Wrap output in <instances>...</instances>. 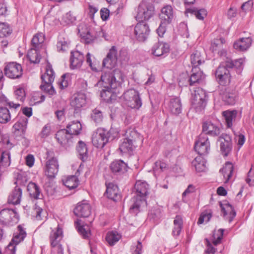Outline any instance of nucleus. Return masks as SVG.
<instances>
[{
  "mask_svg": "<svg viewBox=\"0 0 254 254\" xmlns=\"http://www.w3.org/2000/svg\"><path fill=\"white\" fill-rule=\"evenodd\" d=\"M27 58L31 63L38 64L40 62L41 56L38 53L37 49L31 48L28 52Z\"/></svg>",
  "mask_w": 254,
  "mask_h": 254,
  "instance_id": "46",
  "label": "nucleus"
},
{
  "mask_svg": "<svg viewBox=\"0 0 254 254\" xmlns=\"http://www.w3.org/2000/svg\"><path fill=\"white\" fill-rule=\"evenodd\" d=\"M44 41V38L42 33H38L35 35L31 40L32 48L38 49Z\"/></svg>",
  "mask_w": 254,
  "mask_h": 254,
  "instance_id": "54",
  "label": "nucleus"
},
{
  "mask_svg": "<svg viewBox=\"0 0 254 254\" xmlns=\"http://www.w3.org/2000/svg\"><path fill=\"white\" fill-rule=\"evenodd\" d=\"M83 61L84 56L83 54L77 51L71 52L70 62L71 69L80 68L83 64Z\"/></svg>",
  "mask_w": 254,
  "mask_h": 254,
  "instance_id": "24",
  "label": "nucleus"
},
{
  "mask_svg": "<svg viewBox=\"0 0 254 254\" xmlns=\"http://www.w3.org/2000/svg\"><path fill=\"white\" fill-rule=\"evenodd\" d=\"M191 102L196 112H199L203 110L206 105L205 91L201 88H196L192 93Z\"/></svg>",
  "mask_w": 254,
  "mask_h": 254,
  "instance_id": "4",
  "label": "nucleus"
},
{
  "mask_svg": "<svg viewBox=\"0 0 254 254\" xmlns=\"http://www.w3.org/2000/svg\"><path fill=\"white\" fill-rule=\"evenodd\" d=\"M20 177L21 176H18L17 180L15 182V184H16V186L12 190L8 196L7 202L9 204L17 205L19 204L21 202L22 190L18 185L24 186L25 184L24 182L22 179H21Z\"/></svg>",
  "mask_w": 254,
  "mask_h": 254,
  "instance_id": "9",
  "label": "nucleus"
},
{
  "mask_svg": "<svg viewBox=\"0 0 254 254\" xmlns=\"http://www.w3.org/2000/svg\"><path fill=\"white\" fill-rule=\"evenodd\" d=\"M78 30L82 42L88 44L93 43L95 40V36L91 34L84 24H80Z\"/></svg>",
  "mask_w": 254,
  "mask_h": 254,
  "instance_id": "21",
  "label": "nucleus"
},
{
  "mask_svg": "<svg viewBox=\"0 0 254 254\" xmlns=\"http://www.w3.org/2000/svg\"><path fill=\"white\" fill-rule=\"evenodd\" d=\"M246 182L250 186H254V167L252 166L248 173L247 178L246 179Z\"/></svg>",
  "mask_w": 254,
  "mask_h": 254,
  "instance_id": "62",
  "label": "nucleus"
},
{
  "mask_svg": "<svg viewBox=\"0 0 254 254\" xmlns=\"http://www.w3.org/2000/svg\"><path fill=\"white\" fill-rule=\"evenodd\" d=\"M194 149L199 156L208 154L210 149L208 137L204 134H200L198 140L195 141Z\"/></svg>",
  "mask_w": 254,
  "mask_h": 254,
  "instance_id": "13",
  "label": "nucleus"
},
{
  "mask_svg": "<svg viewBox=\"0 0 254 254\" xmlns=\"http://www.w3.org/2000/svg\"><path fill=\"white\" fill-rule=\"evenodd\" d=\"M190 62L193 68H197L204 63V59L200 51L195 50L190 55Z\"/></svg>",
  "mask_w": 254,
  "mask_h": 254,
  "instance_id": "31",
  "label": "nucleus"
},
{
  "mask_svg": "<svg viewBox=\"0 0 254 254\" xmlns=\"http://www.w3.org/2000/svg\"><path fill=\"white\" fill-rule=\"evenodd\" d=\"M9 111L5 107H0V123L6 124L10 121Z\"/></svg>",
  "mask_w": 254,
  "mask_h": 254,
  "instance_id": "50",
  "label": "nucleus"
},
{
  "mask_svg": "<svg viewBox=\"0 0 254 254\" xmlns=\"http://www.w3.org/2000/svg\"><path fill=\"white\" fill-rule=\"evenodd\" d=\"M169 45L165 43L158 42L155 43L152 49V54L156 57H160L169 52Z\"/></svg>",
  "mask_w": 254,
  "mask_h": 254,
  "instance_id": "27",
  "label": "nucleus"
},
{
  "mask_svg": "<svg viewBox=\"0 0 254 254\" xmlns=\"http://www.w3.org/2000/svg\"><path fill=\"white\" fill-rule=\"evenodd\" d=\"M192 73L190 78V85H193L195 83L199 82L200 80L204 78L202 71L200 70L197 71L196 68H192Z\"/></svg>",
  "mask_w": 254,
  "mask_h": 254,
  "instance_id": "44",
  "label": "nucleus"
},
{
  "mask_svg": "<svg viewBox=\"0 0 254 254\" xmlns=\"http://www.w3.org/2000/svg\"><path fill=\"white\" fill-rule=\"evenodd\" d=\"M63 183L69 190H72L78 186L79 180L76 176L72 175L67 177L64 181L63 180Z\"/></svg>",
  "mask_w": 254,
  "mask_h": 254,
  "instance_id": "47",
  "label": "nucleus"
},
{
  "mask_svg": "<svg viewBox=\"0 0 254 254\" xmlns=\"http://www.w3.org/2000/svg\"><path fill=\"white\" fill-rule=\"evenodd\" d=\"M59 170V164L56 157L48 159L46 163L45 174L49 178H54L57 175Z\"/></svg>",
  "mask_w": 254,
  "mask_h": 254,
  "instance_id": "17",
  "label": "nucleus"
},
{
  "mask_svg": "<svg viewBox=\"0 0 254 254\" xmlns=\"http://www.w3.org/2000/svg\"><path fill=\"white\" fill-rule=\"evenodd\" d=\"M27 190L31 197L35 199L40 198L41 190L38 186L35 183L30 182L28 184Z\"/></svg>",
  "mask_w": 254,
  "mask_h": 254,
  "instance_id": "42",
  "label": "nucleus"
},
{
  "mask_svg": "<svg viewBox=\"0 0 254 254\" xmlns=\"http://www.w3.org/2000/svg\"><path fill=\"white\" fill-rule=\"evenodd\" d=\"M237 114L236 110H227L223 112L222 115L225 120L227 127H231L233 125V122L235 121Z\"/></svg>",
  "mask_w": 254,
  "mask_h": 254,
  "instance_id": "40",
  "label": "nucleus"
},
{
  "mask_svg": "<svg viewBox=\"0 0 254 254\" xmlns=\"http://www.w3.org/2000/svg\"><path fill=\"white\" fill-rule=\"evenodd\" d=\"M113 89L111 88H104L101 92V98L106 102H111L115 97Z\"/></svg>",
  "mask_w": 254,
  "mask_h": 254,
  "instance_id": "48",
  "label": "nucleus"
},
{
  "mask_svg": "<svg viewBox=\"0 0 254 254\" xmlns=\"http://www.w3.org/2000/svg\"><path fill=\"white\" fill-rule=\"evenodd\" d=\"M91 213V206L86 200L79 202L74 209V214L78 217H88Z\"/></svg>",
  "mask_w": 254,
  "mask_h": 254,
  "instance_id": "18",
  "label": "nucleus"
},
{
  "mask_svg": "<svg viewBox=\"0 0 254 254\" xmlns=\"http://www.w3.org/2000/svg\"><path fill=\"white\" fill-rule=\"evenodd\" d=\"M225 40L223 38L219 39H214L213 42L211 44V49L212 52H215L222 48V46L224 43H225Z\"/></svg>",
  "mask_w": 254,
  "mask_h": 254,
  "instance_id": "58",
  "label": "nucleus"
},
{
  "mask_svg": "<svg viewBox=\"0 0 254 254\" xmlns=\"http://www.w3.org/2000/svg\"><path fill=\"white\" fill-rule=\"evenodd\" d=\"M224 230L220 229L218 231V234H214L212 243L207 239H205L206 249L205 250L204 254H215L216 252V249L213 247L212 245L217 246L220 244L223 238Z\"/></svg>",
  "mask_w": 254,
  "mask_h": 254,
  "instance_id": "16",
  "label": "nucleus"
},
{
  "mask_svg": "<svg viewBox=\"0 0 254 254\" xmlns=\"http://www.w3.org/2000/svg\"><path fill=\"white\" fill-rule=\"evenodd\" d=\"M64 21L67 24L73 23L76 20V17L69 12L67 13L64 17Z\"/></svg>",
  "mask_w": 254,
  "mask_h": 254,
  "instance_id": "64",
  "label": "nucleus"
},
{
  "mask_svg": "<svg viewBox=\"0 0 254 254\" xmlns=\"http://www.w3.org/2000/svg\"><path fill=\"white\" fill-rule=\"evenodd\" d=\"M10 164V154L8 151L3 152L0 156V168L7 167Z\"/></svg>",
  "mask_w": 254,
  "mask_h": 254,
  "instance_id": "51",
  "label": "nucleus"
},
{
  "mask_svg": "<svg viewBox=\"0 0 254 254\" xmlns=\"http://www.w3.org/2000/svg\"><path fill=\"white\" fill-rule=\"evenodd\" d=\"M124 98L127 106L132 109H139L142 106V101L138 92L134 89H130L124 94Z\"/></svg>",
  "mask_w": 254,
  "mask_h": 254,
  "instance_id": "8",
  "label": "nucleus"
},
{
  "mask_svg": "<svg viewBox=\"0 0 254 254\" xmlns=\"http://www.w3.org/2000/svg\"><path fill=\"white\" fill-rule=\"evenodd\" d=\"M27 122L28 119L25 118L17 122L13 126L15 130V134L21 136L24 135L27 128Z\"/></svg>",
  "mask_w": 254,
  "mask_h": 254,
  "instance_id": "34",
  "label": "nucleus"
},
{
  "mask_svg": "<svg viewBox=\"0 0 254 254\" xmlns=\"http://www.w3.org/2000/svg\"><path fill=\"white\" fill-rule=\"evenodd\" d=\"M125 75L119 69L109 70L102 73L100 80L97 83L100 87L116 89L124 82Z\"/></svg>",
  "mask_w": 254,
  "mask_h": 254,
  "instance_id": "2",
  "label": "nucleus"
},
{
  "mask_svg": "<svg viewBox=\"0 0 254 254\" xmlns=\"http://www.w3.org/2000/svg\"><path fill=\"white\" fill-rule=\"evenodd\" d=\"M25 228L19 225L17 227V231L14 233L11 242L8 245L5 250V254H15L16 245L23 241L26 236Z\"/></svg>",
  "mask_w": 254,
  "mask_h": 254,
  "instance_id": "6",
  "label": "nucleus"
},
{
  "mask_svg": "<svg viewBox=\"0 0 254 254\" xmlns=\"http://www.w3.org/2000/svg\"><path fill=\"white\" fill-rule=\"evenodd\" d=\"M139 137V134L135 130H128L127 131L126 137L120 146L119 150L122 154L130 153L133 150L134 142Z\"/></svg>",
  "mask_w": 254,
  "mask_h": 254,
  "instance_id": "5",
  "label": "nucleus"
},
{
  "mask_svg": "<svg viewBox=\"0 0 254 254\" xmlns=\"http://www.w3.org/2000/svg\"><path fill=\"white\" fill-rule=\"evenodd\" d=\"M212 211L211 210H207L203 212L200 216L197 223L202 224L204 222H208L212 217Z\"/></svg>",
  "mask_w": 254,
  "mask_h": 254,
  "instance_id": "56",
  "label": "nucleus"
},
{
  "mask_svg": "<svg viewBox=\"0 0 254 254\" xmlns=\"http://www.w3.org/2000/svg\"><path fill=\"white\" fill-rule=\"evenodd\" d=\"M66 128V130L72 136V135H78L80 133L82 129V126L79 122L73 121L67 125Z\"/></svg>",
  "mask_w": 254,
  "mask_h": 254,
  "instance_id": "39",
  "label": "nucleus"
},
{
  "mask_svg": "<svg viewBox=\"0 0 254 254\" xmlns=\"http://www.w3.org/2000/svg\"><path fill=\"white\" fill-rule=\"evenodd\" d=\"M186 13H190L195 16L196 18L199 20H203L207 15V11L204 8L197 9L195 8H188Z\"/></svg>",
  "mask_w": 254,
  "mask_h": 254,
  "instance_id": "45",
  "label": "nucleus"
},
{
  "mask_svg": "<svg viewBox=\"0 0 254 254\" xmlns=\"http://www.w3.org/2000/svg\"><path fill=\"white\" fill-rule=\"evenodd\" d=\"M121 236L117 232H108L106 237V240L110 246L114 245L119 241Z\"/></svg>",
  "mask_w": 254,
  "mask_h": 254,
  "instance_id": "49",
  "label": "nucleus"
},
{
  "mask_svg": "<svg viewBox=\"0 0 254 254\" xmlns=\"http://www.w3.org/2000/svg\"><path fill=\"white\" fill-rule=\"evenodd\" d=\"M107 56L110 59L114 60L115 62L117 63L118 61V52L115 46H113L109 50Z\"/></svg>",
  "mask_w": 254,
  "mask_h": 254,
  "instance_id": "63",
  "label": "nucleus"
},
{
  "mask_svg": "<svg viewBox=\"0 0 254 254\" xmlns=\"http://www.w3.org/2000/svg\"><path fill=\"white\" fill-rule=\"evenodd\" d=\"M233 165L230 162H226L223 167L220 169V173L223 176L224 183H226L230 180L233 174Z\"/></svg>",
  "mask_w": 254,
  "mask_h": 254,
  "instance_id": "32",
  "label": "nucleus"
},
{
  "mask_svg": "<svg viewBox=\"0 0 254 254\" xmlns=\"http://www.w3.org/2000/svg\"><path fill=\"white\" fill-rule=\"evenodd\" d=\"M134 33L136 39L141 42L144 41L150 33V29L147 24L143 21L138 23L134 28Z\"/></svg>",
  "mask_w": 254,
  "mask_h": 254,
  "instance_id": "15",
  "label": "nucleus"
},
{
  "mask_svg": "<svg viewBox=\"0 0 254 254\" xmlns=\"http://www.w3.org/2000/svg\"><path fill=\"white\" fill-rule=\"evenodd\" d=\"M117 63L115 62L114 59L112 60L107 55L106 57L104 59L102 64L104 67L111 69L117 65Z\"/></svg>",
  "mask_w": 254,
  "mask_h": 254,
  "instance_id": "61",
  "label": "nucleus"
},
{
  "mask_svg": "<svg viewBox=\"0 0 254 254\" xmlns=\"http://www.w3.org/2000/svg\"><path fill=\"white\" fill-rule=\"evenodd\" d=\"M55 79V73L52 65L48 64L46 66V72L41 75L42 82H53Z\"/></svg>",
  "mask_w": 254,
  "mask_h": 254,
  "instance_id": "41",
  "label": "nucleus"
},
{
  "mask_svg": "<svg viewBox=\"0 0 254 254\" xmlns=\"http://www.w3.org/2000/svg\"><path fill=\"white\" fill-rule=\"evenodd\" d=\"M63 239L62 230L57 227L55 230H53L50 236L51 245L53 248L56 249L59 254H63V248L60 244Z\"/></svg>",
  "mask_w": 254,
  "mask_h": 254,
  "instance_id": "14",
  "label": "nucleus"
},
{
  "mask_svg": "<svg viewBox=\"0 0 254 254\" xmlns=\"http://www.w3.org/2000/svg\"><path fill=\"white\" fill-rule=\"evenodd\" d=\"M106 192L107 196L109 198L115 201L121 198V196L119 192L118 187L117 185H115L111 183H106Z\"/></svg>",
  "mask_w": 254,
  "mask_h": 254,
  "instance_id": "26",
  "label": "nucleus"
},
{
  "mask_svg": "<svg viewBox=\"0 0 254 254\" xmlns=\"http://www.w3.org/2000/svg\"><path fill=\"white\" fill-rule=\"evenodd\" d=\"M72 136L66 129L59 130L56 134L58 142L61 145H65L69 141Z\"/></svg>",
  "mask_w": 254,
  "mask_h": 254,
  "instance_id": "33",
  "label": "nucleus"
},
{
  "mask_svg": "<svg viewBox=\"0 0 254 254\" xmlns=\"http://www.w3.org/2000/svg\"><path fill=\"white\" fill-rule=\"evenodd\" d=\"M149 186L145 182L138 181L134 185L135 195L131 199L132 204L130 207L131 213L137 214L142 207L146 206V197L149 194Z\"/></svg>",
  "mask_w": 254,
  "mask_h": 254,
  "instance_id": "1",
  "label": "nucleus"
},
{
  "mask_svg": "<svg viewBox=\"0 0 254 254\" xmlns=\"http://www.w3.org/2000/svg\"><path fill=\"white\" fill-rule=\"evenodd\" d=\"M220 206L224 217L229 223H231L236 215V212L234 208L230 203L227 202L222 203L220 202Z\"/></svg>",
  "mask_w": 254,
  "mask_h": 254,
  "instance_id": "22",
  "label": "nucleus"
},
{
  "mask_svg": "<svg viewBox=\"0 0 254 254\" xmlns=\"http://www.w3.org/2000/svg\"><path fill=\"white\" fill-rule=\"evenodd\" d=\"M132 254H141L142 252V245L140 242L137 241L132 244L131 247Z\"/></svg>",
  "mask_w": 254,
  "mask_h": 254,
  "instance_id": "60",
  "label": "nucleus"
},
{
  "mask_svg": "<svg viewBox=\"0 0 254 254\" xmlns=\"http://www.w3.org/2000/svg\"><path fill=\"white\" fill-rule=\"evenodd\" d=\"M11 29L9 25L5 23L0 22V37H6L11 33Z\"/></svg>",
  "mask_w": 254,
  "mask_h": 254,
  "instance_id": "57",
  "label": "nucleus"
},
{
  "mask_svg": "<svg viewBox=\"0 0 254 254\" xmlns=\"http://www.w3.org/2000/svg\"><path fill=\"white\" fill-rule=\"evenodd\" d=\"M218 141L220 142V150L224 156H227L231 152L232 143L231 137L227 134H223L219 137Z\"/></svg>",
  "mask_w": 254,
  "mask_h": 254,
  "instance_id": "19",
  "label": "nucleus"
},
{
  "mask_svg": "<svg viewBox=\"0 0 254 254\" xmlns=\"http://www.w3.org/2000/svg\"><path fill=\"white\" fill-rule=\"evenodd\" d=\"M5 75L10 79H18L23 74V69L21 64L15 62L7 63L4 68Z\"/></svg>",
  "mask_w": 254,
  "mask_h": 254,
  "instance_id": "10",
  "label": "nucleus"
},
{
  "mask_svg": "<svg viewBox=\"0 0 254 254\" xmlns=\"http://www.w3.org/2000/svg\"><path fill=\"white\" fill-rule=\"evenodd\" d=\"M169 108L170 111L174 114L178 115L182 111L181 100L178 97H175L170 100Z\"/></svg>",
  "mask_w": 254,
  "mask_h": 254,
  "instance_id": "36",
  "label": "nucleus"
},
{
  "mask_svg": "<svg viewBox=\"0 0 254 254\" xmlns=\"http://www.w3.org/2000/svg\"><path fill=\"white\" fill-rule=\"evenodd\" d=\"M110 169L114 173L123 174L127 171V165L122 160H116L111 163Z\"/></svg>",
  "mask_w": 254,
  "mask_h": 254,
  "instance_id": "30",
  "label": "nucleus"
},
{
  "mask_svg": "<svg viewBox=\"0 0 254 254\" xmlns=\"http://www.w3.org/2000/svg\"><path fill=\"white\" fill-rule=\"evenodd\" d=\"M160 18L164 23H170L174 18V10L171 5H166L161 9Z\"/></svg>",
  "mask_w": 254,
  "mask_h": 254,
  "instance_id": "28",
  "label": "nucleus"
},
{
  "mask_svg": "<svg viewBox=\"0 0 254 254\" xmlns=\"http://www.w3.org/2000/svg\"><path fill=\"white\" fill-rule=\"evenodd\" d=\"M154 11L153 4L147 1L143 0L138 6L137 17L141 20H148L154 14Z\"/></svg>",
  "mask_w": 254,
  "mask_h": 254,
  "instance_id": "12",
  "label": "nucleus"
},
{
  "mask_svg": "<svg viewBox=\"0 0 254 254\" xmlns=\"http://www.w3.org/2000/svg\"><path fill=\"white\" fill-rule=\"evenodd\" d=\"M117 135V131L113 128L108 130L103 128H99L93 134L92 142L97 148H102L106 143L113 140Z\"/></svg>",
  "mask_w": 254,
  "mask_h": 254,
  "instance_id": "3",
  "label": "nucleus"
},
{
  "mask_svg": "<svg viewBox=\"0 0 254 254\" xmlns=\"http://www.w3.org/2000/svg\"><path fill=\"white\" fill-rule=\"evenodd\" d=\"M76 149L80 155V158L82 160L84 161L87 159V148L84 142L79 141Z\"/></svg>",
  "mask_w": 254,
  "mask_h": 254,
  "instance_id": "52",
  "label": "nucleus"
},
{
  "mask_svg": "<svg viewBox=\"0 0 254 254\" xmlns=\"http://www.w3.org/2000/svg\"><path fill=\"white\" fill-rule=\"evenodd\" d=\"M228 68L225 63L220 64L215 72L216 80L221 85L225 86L231 81V75Z\"/></svg>",
  "mask_w": 254,
  "mask_h": 254,
  "instance_id": "11",
  "label": "nucleus"
},
{
  "mask_svg": "<svg viewBox=\"0 0 254 254\" xmlns=\"http://www.w3.org/2000/svg\"><path fill=\"white\" fill-rule=\"evenodd\" d=\"M86 104V97L84 94H76L70 102L71 106L74 108L75 112L77 113Z\"/></svg>",
  "mask_w": 254,
  "mask_h": 254,
  "instance_id": "25",
  "label": "nucleus"
},
{
  "mask_svg": "<svg viewBox=\"0 0 254 254\" xmlns=\"http://www.w3.org/2000/svg\"><path fill=\"white\" fill-rule=\"evenodd\" d=\"M18 220V214L14 209H3L0 211V223L2 225L13 226Z\"/></svg>",
  "mask_w": 254,
  "mask_h": 254,
  "instance_id": "7",
  "label": "nucleus"
},
{
  "mask_svg": "<svg viewBox=\"0 0 254 254\" xmlns=\"http://www.w3.org/2000/svg\"><path fill=\"white\" fill-rule=\"evenodd\" d=\"M252 40L251 38H242L236 41L234 44V48L240 51L248 50L252 44Z\"/></svg>",
  "mask_w": 254,
  "mask_h": 254,
  "instance_id": "29",
  "label": "nucleus"
},
{
  "mask_svg": "<svg viewBox=\"0 0 254 254\" xmlns=\"http://www.w3.org/2000/svg\"><path fill=\"white\" fill-rule=\"evenodd\" d=\"M16 98L21 101L23 102L26 97V94L24 89L23 87H18L14 91Z\"/></svg>",
  "mask_w": 254,
  "mask_h": 254,
  "instance_id": "59",
  "label": "nucleus"
},
{
  "mask_svg": "<svg viewBox=\"0 0 254 254\" xmlns=\"http://www.w3.org/2000/svg\"><path fill=\"white\" fill-rule=\"evenodd\" d=\"M192 165L195 168L196 171L201 172L206 169V162L202 156H198L192 162Z\"/></svg>",
  "mask_w": 254,
  "mask_h": 254,
  "instance_id": "37",
  "label": "nucleus"
},
{
  "mask_svg": "<svg viewBox=\"0 0 254 254\" xmlns=\"http://www.w3.org/2000/svg\"><path fill=\"white\" fill-rule=\"evenodd\" d=\"M226 66L229 68H235L239 72H241L244 66V60L243 59H239L235 61L227 58L225 61Z\"/></svg>",
  "mask_w": 254,
  "mask_h": 254,
  "instance_id": "38",
  "label": "nucleus"
},
{
  "mask_svg": "<svg viewBox=\"0 0 254 254\" xmlns=\"http://www.w3.org/2000/svg\"><path fill=\"white\" fill-rule=\"evenodd\" d=\"M53 82H42V84L40 86V89L48 94L49 95L52 96L56 94V92L52 85Z\"/></svg>",
  "mask_w": 254,
  "mask_h": 254,
  "instance_id": "53",
  "label": "nucleus"
},
{
  "mask_svg": "<svg viewBox=\"0 0 254 254\" xmlns=\"http://www.w3.org/2000/svg\"><path fill=\"white\" fill-rule=\"evenodd\" d=\"M223 101L227 104L234 105L237 97V92L234 87L225 88L221 93Z\"/></svg>",
  "mask_w": 254,
  "mask_h": 254,
  "instance_id": "20",
  "label": "nucleus"
},
{
  "mask_svg": "<svg viewBox=\"0 0 254 254\" xmlns=\"http://www.w3.org/2000/svg\"><path fill=\"white\" fill-rule=\"evenodd\" d=\"M220 128L210 122L203 123L202 126V133L205 136L208 134L213 136H216L220 134Z\"/></svg>",
  "mask_w": 254,
  "mask_h": 254,
  "instance_id": "23",
  "label": "nucleus"
},
{
  "mask_svg": "<svg viewBox=\"0 0 254 254\" xmlns=\"http://www.w3.org/2000/svg\"><path fill=\"white\" fill-rule=\"evenodd\" d=\"M75 225L79 234L84 239H88L91 235L90 228L87 225L81 224V221L77 220Z\"/></svg>",
  "mask_w": 254,
  "mask_h": 254,
  "instance_id": "35",
  "label": "nucleus"
},
{
  "mask_svg": "<svg viewBox=\"0 0 254 254\" xmlns=\"http://www.w3.org/2000/svg\"><path fill=\"white\" fill-rule=\"evenodd\" d=\"M91 117L95 123H100L103 119V112L99 108H95L92 111Z\"/></svg>",
  "mask_w": 254,
  "mask_h": 254,
  "instance_id": "55",
  "label": "nucleus"
},
{
  "mask_svg": "<svg viewBox=\"0 0 254 254\" xmlns=\"http://www.w3.org/2000/svg\"><path fill=\"white\" fill-rule=\"evenodd\" d=\"M174 228L172 231V234L174 236H178L182 229L183 219L181 216L177 215L174 220Z\"/></svg>",
  "mask_w": 254,
  "mask_h": 254,
  "instance_id": "43",
  "label": "nucleus"
}]
</instances>
